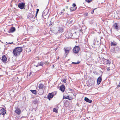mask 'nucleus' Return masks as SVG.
Instances as JSON below:
<instances>
[{"label":"nucleus","mask_w":120,"mask_h":120,"mask_svg":"<svg viewBox=\"0 0 120 120\" xmlns=\"http://www.w3.org/2000/svg\"><path fill=\"white\" fill-rule=\"evenodd\" d=\"M22 48L21 47H17L13 50V53L14 56H17L18 55H19L22 51Z\"/></svg>","instance_id":"1"},{"label":"nucleus","mask_w":120,"mask_h":120,"mask_svg":"<svg viewBox=\"0 0 120 120\" xmlns=\"http://www.w3.org/2000/svg\"><path fill=\"white\" fill-rule=\"evenodd\" d=\"M45 85V84H44L42 83H40L38 87L39 89L38 90V92L39 94H42V93H40V89H41L43 91L45 89L46 86L45 85Z\"/></svg>","instance_id":"2"},{"label":"nucleus","mask_w":120,"mask_h":120,"mask_svg":"<svg viewBox=\"0 0 120 120\" xmlns=\"http://www.w3.org/2000/svg\"><path fill=\"white\" fill-rule=\"evenodd\" d=\"M80 50V48L78 46H75L73 49V52L75 53H78Z\"/></svg>","instance_id":"3"},{"label":"nucleus","mask_w":120,"mask_h":120,"mask_svg":"<svg viewBox=\"0 0 120 120\" xmlns=\"http://www.w3.org/2000/svg\"><path fill=\"white\" fill-rule=\"evenodd\" d=\"M28 18L32 22L34 21L35 20L34 15L31 13L29 15Z\"/></svg>","instance_id":"4"},{"label":"nucleus","mask_w":120,"mask_h":120,"mask_svg":"<svg viewBox=\"0 0 120 120\" xmlns=\"http://www.w3.org/2000/svg\"><path fill=\"white\" fill-rule=\"evenodd\" d=\"M25 5V4L23 3H20L18 4V6L20 9H24Z\"/></svg>","instance_id":"5"},{"label":"nucleus","mask_w":120,"mask_h":120,"mask_svg":"<svg viewBox=\"0 0 120 120\" xmlns=\"http://www.w3.org/2000/svg\"><path fill=\"white\" fill-rule=\"evenodd\" d=\"M15 112L18 115H20L21 113V111L20 109L18 108H16L15 111Z\"/></svg>","instance_id":"6"},{"label":"nucleus","mask_w":120,"mask_h":120,"mask_svg":"<svg viewBox=\"0 0 120 120\" xmlns=\"http://www.w3.org/2000/svg\"><path fill=\"white\" fill-rule=\"evenodd\" d=\"M71 47H67L64 49L65 53H67V54L71 50Z\"/></svg>","instance_id":"7"},{"label":"nucleus","mask_w":120,"mask_h":120,"mask_svg":"<svg viewBox=\"0 0 120 120\" xmlns=\"http://www.w3.org/2000/svg\"><path fill=\"white\" fill-rule=\"evenodd\" d=\"M2 61L4 63H6L7 60V58L6 56L4 55H3L2 58L1 59Z\"/></svg>","instance_id":"8"},{"label":"nucleus","mask_w":120,"mask_h":120,"mask_svg":"<svg viewBox=\"0 0 120 120\" xmlns=\"http://www.w3.org/2000/svg\"><path fill=\"white\" fill-rule=\"evenodd\" d=\"M65 86L64 85H62L60 87V90L62 92H64L65 90Z\"/></svg>","instance_id":"9"},{"label":"nucleus","mask_w":120,"mask_h":120,"mask_svg":"<svg viewBox=\"0 0 120 120\" xmlns=\"http://www.w3.org/2000/svg\"><path fill=\"white\" fill-rule=\"evenodd\" d=\"M53 97L51 93H49L48 94L47 96V98L49 100H51Z\"/></svg>","instance_id":"10"},{"label":"nucleus","mask_w":120,"mask_h":120,"mask_svg":"<svg viewBox=\"0 0 120 120\" xmlns=\"http://www.w3.org/2000/svg\"><path fill=\"white\" fill-rule=\"evenodd\" d=\"M72 33L69 32H68L66 34V37L68 38H71L72 37Z\"/></svg>","instance_id":"11"},{"label":"nucleus","mask_w":120,"mask_h":120,"mask_svg":"<svg viewBox=\"0 0 120 120\" xmlns=\"http://www.w3.org/2000/svg\"><path fill=\"white\" fill-rule=\"evenodd\" d=\"M103 63L105 64H109V65L110 64L109 60L106 59H104L103 60Z\"/></svg>","instance_id":"12"},{"label":"nucleus","mask_w":120,"mask_h":120,"mask_svg":"<svg viewBox=\"0 0 120 120\" xmlns=\"http://www.w3.org/2000/svg\"><path fill=\"white\" fill-rule=\"evenodd\" d=\"M1 114L3 115H5L6 113V111L4 108H2L0 110Z\"/></svg>","instance_id":"13"},{"label":"nucleus","mask_w":120,"mask_h":120,"mask_svg":"<svg viewBox=\"0 0 120 120\" xmlns=\"http://www.w3.org/2000/svg\"><path fill=\"white\" fill-rule=\"evenodd\" d=\"M102 80L101 77V76L99 77L98 79L97 80V84L98 85L100 84Z\"/></svg>","instance_id":"14"},{"label":"nucleus","mask_w":120,"mask_h":120,"mask_svg":"<svg viewBox=\"0 0 120 120\" xmlns=\"http://www.w3.org/2000/svg\"><path fill=\"white\" fill-rule=\"evenodd\" d=\"M84 100L90 103H91L92 102V101L89 99L88 98L85 97L84 98Z\"/></svg>","instance_id":"15"},{"label":"nucleus","mask_w":120,"mask_h":120,"mask_svg":"<svg viewBox=\"0 0 120 120\" xmlns=\"http://www.w3.org/2000/svg\"><path fill=\"white\" fill-rule=\"evenodd\" d=\"M113 27L115 28V29L117 30L118 29V23H115L113 25Z\"/></svg>","instance_id":"16"},{"label":"nucleus","mask_w":120,"mask_h":120,"mask_svg":"<svg viewBox=\"0 0 120 120\" xmlns=\"http://www.w3.org/2000/svg\"><path fill=\"white\" fill-rule=\"evenodd\" d=\"M117 43L116 42L114 41H113L111 43V45L112 46H115L117 45Z\"/></svg>","instance_id":"17"},{"label":"nucleus","mask_w":120,"mask_h":120,"mask_svg":"<svg viewBox=\"0 0 120 120\" xmlns=\"http://www.w3.org/2000/svg\"><path fill=\"white\" fill-rule=\"evenodd\" d=\"M77 7H75L72 6V7H70V9L71 11H75Z\"/></svg>","instance_id":"18"},{"label":"nucleus","mask_w":120,"mask_h":120,"mask_svg":"<svg viewBox=\"0 0 120 120\" xmlns=\"http://www.w3.org/2000/svg\"><path fill=\"white\" fill-rule=\"evenodd\" d=\"M15 30V27H11L10 30V31L11 33H13L14 32Z\"/></svg>","instance_id":"19"},{"label":"nucleus","mask_w":120,"mask_h":120,"mask_svg":"<svg viewBox=\"0 0 120 120\" xmlns=\"http://www.w3.org/2000/svg\"><path fill=\"white\" fill-rule=\"evenodd\" d=\"M64 31V29L63 28L59 27L58 31L59 33H62Z\"/></svg>","instance_id":"20"},{"label":"nucleus","mask_w":120,"mask_h":120,"mask_svg":"<svg viewBox=\"0 0 120 120\" xmlns=\"http://www.w3.org/2000/svg\"><path fill=\"white\" fill-rule=\"evenodd\" d=\"M30 91L33 93L35 94H37V92L35 90H30Z\"/></svg>","instance_id":"21"},{"label":"nucleus","mask_w":120,"mask_h":120,"mask_svg":"<svg viewBox=\"0 0 120 120\" xmlns=\"http://www.w3.org/2000/svg\"><path fill=\"white\" fill-rule=\"evenodd\" d=\"M66 97L67 98V99H69L70 100H72L74 98L72 97H69V96H67Z\"/></svg>","instance_id":"22"},{"label":"nucleus","mask_w":120,"mask_h":120,"mask_svg":"<svg viewBox=\"0 0 120 120\" xmlns=\"http://www.w3.org/2000/svg\"><path fill=\"white\" fill-rule=\"evenodd\" d=\"M51 94L52 95L53 97L54 95H56L57 93V91H54L53 92L51 93Z\"/></svg>","instance_id":"23"},{"label":"nucleus","mask_w":120,"mask_h":120,"mask_svg":"<svg viewBox=\"0 0 120 120\" xmlns=\"http://www.w3.org/2000/svg\"><path fill=\"white\" fill-rule=\"evenodd\" d=\"M44 64V63L42 62L41 61L39 64V66H41L43 67V64Z\"/></svg>","instance_id":"24"},{"label":"nucleus","mask_w":120,"mask_h":120,"mask_svg":"<svg viewBox=\"0 0 120 120\" xmlns=\"http://www.w3.org/2000/svg\"><path fill=\"white\" fill-rule=\"evenodd\" d=\"M53 111L56 113H58L57 110L55 108H53Z\"/></svg>","instance_id":"25"},{"label":"nucleus","mask_w":120,"mask_h":120,"mask_svg":"<svg viewBox=\"0 0 120 120\" xmlns=\"http://www.w3.org/2000/svg\"><path fill=\"white\" fill-rule=\"evenodd\" d=\"M49 64V62L47 61L45 63H44V64L45 65H48Z\"/></svg>","instance_id":"26"},{"label":"nucleus","mask_w":120,"mask_h":120,"mask_svg":"<svg viewBox=\"0 0 120 120\" xmlns=\"http://www.w3.org/2000/svg\"><path fill=\"white\" fill-rule=\"evenodd\" d=\"M63 82L64 83H66V79L65 78L64 79L63 81Z\"/></svg>","instance_id":"27"},{"label":"nucleus","mask_w":120,"mask_h":120,"mask_svg":"<svg viewBox=\"0 0 120 120\" xmlns=\"http://www.w3.org/2000/svg\"><path fill=\"white\" fill-rule=\"evenodd\" d=\"M120 87V82H119V85H118L116 87V88L118 89Z\"/></svg>","instance_id":"28"},{"label":"nucleus","mask_w":120,"mask_h":120,"mask_svg":"<svg viewBox=\"0 0 120 120\" xmlns=\"http://www.w3.org/2000/svg\"><path fill=\"white\" fill-rule=\"evenodd\" d=\"M92 0H85L88 3L92 1Z\"/></svg>","instance_id":"29"},{"label":"nucleus","mask_w":120,"mask_h":120,"mask_svg":"<svg viewBox=\"0 0 120 120\" xmlns=\"http://www.w3.org/2000/svg\"><path fill=\"white\" fill-rule=\"evenodd\" d=\"M84 15L85 16H87L88 15V13H85L84 14Z\"/></svg>","instance_id":"30"},{"label":"nucleus","mask_w":120,"mask_h":120,"mask_svg":"<svg viewBox=\"0 0 120 120\" xmlns=\"http://www.w3.org/2000/svg\"><path fill=\"white\" fill-rule=\"evenodd\" d=\"M72 6L75 7H77L75 4L74 3L73 4Z\"/></svg>","instance_id":"31"},{"label":"nucleus","mask_w":120,"mask_h":120,"mask_svg":"<svg viewBox=\"0 0 120 120\" xmlns=\"http://www.w3.org/2000/svg\"><path fill=\"white\" fill-rule=\"evenodd\" d=\"M95 10V9H94L93 10H92L91 12V13L93 14L94 13V10Z\"/></svg>","instance_id":"32"},{"label":"nucleus","mask_w":120,"mask_h":120,"mask_svg":"<svg viewBox=\"0 0 120 120\" xmlns=\"http://www.w3.org/2000/svg\"><path fill=\"white\" fill-rule=\"evenodd\" d=\"M79 63H78V62H73L72 63V64H79Z\"/></svg>","instance_id":"33"},{"label":"nucleus","mask_w":120,"mask_h":120,"mask_svg":"<svg viewBox=\"0 0 120 120\" xmlns=\"http://www.w3.org/2000/svg\"><path fill=\"white\" fill-rule=\"evenodd\" d=\"M110 70V68L109 67L107 68V71H109Z\"/></svg>","instance_id":"34"},{"label":"nucleus","mask_w":120,"mask_h":120,"mask_svg":"<svg viewBox=\"0 0 120 120\" xmlns=\"http://www.w3.org/2000/svg\"><path fill=\"white\" fill-rule=\"evenodd\" d=\"M38 13H37L36 12V13L35 16V17L36 18H37V15Z\"/></svg>","instance_id":"35"},{"label":"nucleus","mask_w":120,"mask_h":120,"mask_svg":"<svg viewBox=\"0 0 120 120\" xmlns=\"http://www.w3.org/2000/svg\"><path fill=\"white\" fill-rule=\"evenodd\" d=\"M69 90L70 91H73V90L72 89H69Z\"/></svg>","instance_id":"36"},{"label":"nucleus","mask_w":120,"mask_h":120,"mask_svg":"<svg viewBox=\"0 0 120 120\" xmlns=\"http://www.w3.org/2000/svg\"><path fill=\"white\" fill-rule=\"evenodd\" d=\"M67 97H65L64 96L63 98V99H67Z\"/></svg>","instance_id":"37"},{"label":"nucleus","mask_w":120,"mask_h":120,"mask_svg":"<svg viewBox=\"0 0 120 120\" xmlns=\"http://www.w3.org/2000/svg\"><path fill=\"white\" fill-rule=\"evenodd\" d=\"M39 11V9H37V11H36V12H37V13H38Z\"/></svg>","instance_id":"38"},{"label":"nucleus","mask_w":120,"mask_h":120,"mask_svg":"<svg viewBox=\"0 0 120 120\" xmlns=\"http://www.w3.org/2000/svg\"><path fill=\"white\" fill-rule=\"evenodd\" d=\"M65 11V9L64 8L62 11L64 12Z\"/></svg>","instance_id":"39"},{"label":"nucleus","mask_w":120,"mask_h":120,"mask_svg":"<svg viewBox=\"0 0 120 120\" xmlns=\"http://www.w3.org/2000/svg\"><path fill=\"white\" fill-rule=\"evenodd\" d=\"M65 8L66 9H68V6H66L65 7Z\"/></svg>","instance_id":"40"},{"label":"nucleus","mask_w":120,"mask_h":120,"mask_svg":"<svg viewBox=\"0 0 120 120\" xmlns=\"http://www.w3.org/2000/svg\"><path fill=\"white\" fill-rule=\"evenodd\" d=\"M12 43H13V42H12L11 43L9 42V43H8V44H12Z\"/></svg>","instance_id":"41"},{"label":"nucleus","mask_w":120,"mask_h":120,"mask_svg":"<svg viewBox=\"0 0 120 120\" xmlns=\"http://www.w3.org/2000/svg\"><path fill=\"white\" fill-rule=\"evenodd\" d=\"M44 13V12H43V14H42L43 15H42V16H43V14Z\"/></svg>","instance_id":"42"},{"label":"nucleus","mask_w":120,"mask_h":120,"mask_svg":"<svg viewBox=\"0 0 120 120\" xmlns=\"http://www.w3.org/2000/svg\"><path fill=\"white\" fill-rule=\"evenodd\" d=\"M59 57H58V58H57V59L58 60V59H59Z\"/></svg>","instance_id":"43"},{"label":"nucleus","mask_w":120,"mask_h":120,"mask_svg":"<svg viewBox=\"0 0 120 120\" xmlns=\"http://www.w3.org/2000/svg\"><path fill=\"white\" fill-rule=\"evenodd\" d=\"M52 25V24H49V25Z\"/></svg>","instance_id":"44"},{"label":"nucleus","mask_w":120,"mask_h":120,"mask_svg":"<svg viewBox=\"0 0 120 120\" xmlns=\"http://www.w3.org/2000/svg\"><path fill=\"white\" fill-rule=\"evenodd\" d=\"M119 105L120 106V103H119Z\"/></svg>","instance_id":"45"},{"label":"nucleus","mask_w":120,"mask_h":120,"mask_svg":"<svg viewBox=\"0 0 120 120\" xmlns=\"http://www.w3.org/2000/svg\"><path fill=\"white\" fill-rule=\"evenodd\" d=\"M73 95H74V96H75V95H74V94Z\"/></svg>","instance_id":"46"}]
</instances>
